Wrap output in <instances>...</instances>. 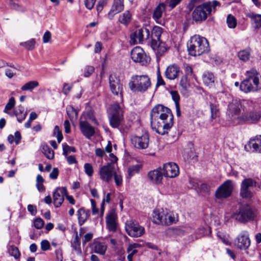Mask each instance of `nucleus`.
Wrapping results in <instances>:
<instances>
[{"label":"nucleus","instance_id":"obj_1","mask_svg":"<svg viewBox=\"0 0 261 261\" xmlns=\"http://www.w3.org/2000/svg\"><path fill=\"white\" fill-rule=\"evenodd\" d=\"M173 118L170 109L158 105L152 108L150 113L151 127L160 135L167 134L173 125Z\"/></svg>","mask_w":261,"mask_h":261},{"label":"nucleus","instance_id":"obj_2","mask_svg":"<svg viewBox=\"0 0 261 261\" xmlns=\"http://www.w3.org/2000/svg\"><path fill=\"white\" fill-rule=\"evenodd\" d=\"M202 0H191L188 5L189 10H192L195 7L192 13V18L196 21H201L205 20L208 15L217 6H220V3L216 1L207 2L201 4Z\"/></svg>","mask_w":261,"mask_h":261},{"label":"nucleus","instance_id":"obj_3","mask_svg":"<svg viewBox=\"0 0 261 261\" xmlns=\"http://www.w3.org/2000/svg\"><path fill=\"white\" fill-rule=\"evenodd\" d=\"M187 47L189 54L193 56L201 55L210 50L207 40L199 35H194L191 38L187 44Z\"/></svg>","mask_w":261,"mask_h":261},{"label":"nucleus","instance_id":"obj_4","mask_svg":"<svg viewBox=\"0 0 261 261\" xmlns=\"http://www.w3.org/2000/svg\"><path fill=\"white\" fill-rule=\"evenodd\" d=\"M246 78L241 82L240 89L245 93L256 91L261 89L259 74L254 68L247 71Z\"/></svg>","mask_w":261,"mask_h":261},{"label":"nucleus","instance_id":"obj_5","mask_svg":"<svg viewBox=\"0 0 261 261\" xmlns=\"http://www.w3.org/2000/svg\"><path fill=\"white\" fill-rule=\"evenodd\" d=\"M256 210L249 204L241 205L232 215V218L240 223L245 224L253 221L256 216Z\"/></svg>","mask_w":261,"mask_h":261},{"label":"nucleus","instance_id":"obj_6","mask_svg":"<svg viewBox=\"0 0 261 261\" xmlns=\"http://www.w3.org/2000/svg\"><path fill=\"white\" fill-rule=\"evenodd\" d=\"M151 85L150 80L146 75H134L128 83L129 88L134 92L144 93L150 88Z\"/></svg>","mask_w":261,"mask_h":261},{"label":"nucleus","instance_id":"obj_7","mask_svg":"<svg viewBox=\"0 0 261 261\" xmlns=\"http://www.w3.org/2000/svg\"><path fill=\"white\" fill-rule=\"evenodd\" d=\"M153 222L158 224L170 225L175 222V218L167 209H155L152 214Z\"/></svg>","mask_w":261,"mask_h":261},{"label":"nucleus","instance_id":"obj_8","mask_svg":"<svg viewBox=\"0 0 261 261\" xmlns=\"http://www.w3.org/2000/svg\"><path fill=\"white\" fill-rule=\"evenodd\" d=\"M257 186V182L252 178H244L240 187V195L244 199L250 200L252 199L254 194V189Z\"/></svg>","mask_w":261,"mask_h":261},{"label":"nucleus","instance_id":"obj_9","mask_svg":"<svg viewBox=\"0 0 261 261\" xmlns=\"http://www.w3.org/2000/svg\"><path fill=\"white\" fill-rule=\"evenodd\" d=\"M108 114L111 126L118 128L123 120V111L120 105L117 103L112 105L108 110Z\"/></svg>","mask_w":261,"mask_h":261},{"label":"nucleus","instance_id":"obj_10","mask_svg":"<svg viewBox=\"0 0 261 261\" xmlns=\"http://www.w3.org/2000/svg\"><path fill=\"white\" fill-rule=\"evenodd\" d=\"M150 30L146 27L138 28L131 34L130 42L132 44L142 43L145 40L149 39Z\"/></svg>","mask_w":261,"mask_h":261},{"label":"nucleus","instance_id":"obj_11","mask_svg":"<svg viewBox=\"0 0 261 261\" xmlns=\"http://www.w3.org/2000/svg\"><path fill=\"white\" fill-rule=\"evenodd\" d=\"M241 106V102L237 99H233L228 104L227 115L232 121H234L236 119H238L239 122L241 121V117H239Z\"/></svg>","mask_w":261,"mask_h":261},{"label":"nucleus","instance_id":"obj_12","mask_svg":"<svg viewBox=\"0 0 261 261\" xmlns=\"http://www.w3.org/2000/svg\"><path fill=\"white\" fill-rule=\"evenodd\" d=\"M109 86L112 93L116 95H120L122 101L123 84L119 77L114 74L109 76Z\"/></svg>","mask_w":261,"mask_h":261},{"label":"nucleus","instance_id":"obj_13","mask_svg":"<svg viewBox=\"0 0 261 261\" xmlns=\"http://www.w3.org/2000/svg\"><path fill=\"white\" fill-rule=\"evenodd\" d=\"M115 171L114 165L108 163L99 168L98 173L101 180L109 182L112 179Z\"/></svg>","mask_w":261,"mask_h":261},{"label":"nucleus","instance_id":"obj_14","mask_svg":"<svg viewBox=\"0 0 261 261\" xmlns=\"http://www.w3.org/2000/svg\"><path fill=\"white\" fill-rule=\"evenodd\" d=\"M232 190V182L231 180H227L217 189L215 196L218 199L225 198L231 194Z\"/></svg>","mask_w":261,"mask_h":261},{"label":"nucleus","instance_id":"obj_15","mask_svg":"<svg viewBox=\"0 0 261 261\" xmlns=\"http://www.w3.org/2000/svg\"><path fill=\"white\" fill-rule=\"evenodd\" d=\"M234 244L240 249L246 250L250 245V240L247 231H242L234 240Z\"/></svg>","mask_w":261,"mask_h":261},{"label":"nucleus","instance_id":"obj_16","mask_svg":"<svg viewBox=\"0 0 261 261\" xmlns=\"http://www.w3.org/2000/svg\"><path fill=\"white\" fill-rule=\"evenodd\" d=\"M125 230L127 234L133 237H139L144 232L143 227L132 221H127L126 223Z\"/></svg>","mask_w":261,"mask_h":261},{"label":"nucleus","instance_id":"obj_17","mask_svg":"<svg viewBox=\"0 0 261 261\" xmlns=\"http://www.w3.org/2000/svg\"><path fill=\"white\" fill-rule=\"evenodd\" d=\"M131 58L135 62L141 63L143 65L147 63L146 56L143 49L140 46H136L132 49Z\"/></svg>","mask_w":261,"mask_h":261},{"label":"nucleus","instance_id":"obj_18","mask_svg":"<svg viewBox=\"0 0 261 261\" xmlns=\"http://www.w3.org/2000/svg\"><path fill=\"white\" fill-rule=\"evenodd\" d=\"M162 170L165 177L170 178H174L177 176L179 173L177 165L174 163L165 164L163 168H162Z\"/></svg>","mask_w":261,"mask_h":261},{"label":"nucleus","instance_id":"obj_19","mask_svg":"<svg viewBox=\"0 0 261 261\" xmlns=\"http://www.w3.org/2000/svg\"><path fill=\"white\" fill-rule=\"evenodd\" d=\"M132 143L134 146L138 149H145L147 148L149 143V136L145 134L141 136H134L131 139Z\"/></svg>","mask_w":261,"mask_h":261},{"label":"nucleus","instance_id":"obj_20","mask_svg":"<svg viewBox=\"0 0 261 261\" xmlns=\"http://www.w3.org/2000/svg\"><path fill=\"white\" fill-rule=\"evenodd\" d=\"M67 194V190L64 187L57 188L53 193L54 204L56 207H60L64 200Z\"/></svg>","mask_w":261,"mask_h":261},{"label":"nucleus","instance_id":"obj_21","mask_svg":"<svg viewBox=\"0 0 261 261\" xmlns=\"http://www.w3.org/2000/svg\"><path fill=\"white\" fill-rule=\"evenodd\" d=\"M123 0H114L111 8L108 13V18L110 20H112L115 15L123 11Z\"/></svg>","mask_w":261,"mask_h":261},{"label":"nucleus","instance_id":"obj_22","mask_svg":"<svg viewBox=\"0 0 261 261\" xmlns=\"http://www.w3.org/2000/svg\"><path fill=\"white\" fill-rule=\"evenodd\" d=\"M80 128L82 134L87 139H90L95 134V129L86 121L80 122Z\"/></svg>","mask_w":261,"mask_h":261},{"label":"nucleus","instance_id":"obj_23","mask_svg":"<svg viewBox=\"0 0 261 261\" xmlns=\"http://www.w3.org/2000/svg\"><path fill=\"white\" fill-rule=\"evenodd\" d=\"M117 215L114 211L110 212L106 217V224L110 231L115 232L117 229Z\"/></svg>","mask_w":261,"mask_h":261},{"label":"nucleus","instance_id":"obj_24","mask_svg":"<svg viewBox=\"0 0 261 261\" xmlns=\"http://www.w3.org/2000/svg\"><path fill=\"white\" fill-rule=\"evenodd\" d=\"M260 118L261 113L259 111H253L243 114L240 117V120L253 123L258 121Z\"/></svg>","mask_w":261,"mask_h":261},{"label":"nucleus","instance_id":"obj_25","mask_svg":"<svg viewBox=\"0 0 261 261\" xmlns=\"http://www.w3.org/2000/svg\"><path fill=\"white\" fill-rule=\"evenodd\" d=\"M179 73V67L176 64H172L167 67L165 72V75L167 79L173 80L178 76Z\"/></svg>","mask_w":261,"mask_h":261},{"label":"nucleus","instance_id":"obj_26","mask_svg":"<svg viewBox=\"0 0 261 261\" xmlns=\"http://www.w3.org/2000/svg\"><path fill=\"white\" fill-rule=\"evenodd\" d=\"M164 175L161 168L150 171L148 174L149 179L154 184H161Z\"/></svg>","mask_w":261,"mask_h":261},{"label":"nucleus","instance_id":"obj_27","mask_svg":"<svg viewBox=\"0 0 261 261\" xmlns=\"http://www.w3.org/2000/svg\"><path fill=\"white\" fill-rule=\"evenodd\" d=\"M208 102L211 111L210 118L212 120L219 117L220 114L219 109V103L215 98H211Z\"/></svg>","mask_w":261,"mask_h":261},{"label":"nucleus","instance_id":"obj_28","mask_svg":"<svg viewBox=\"0 0 261 261\" xmlns=\"http://www.w3.org/2000/svg\"><path fill=\"white\" fill-rule=\"evenodd\" d=\"M162 33V29L160 27H154L152 30L151 35V46L156 47L158 41H160Z\"/></svg>","mask_w":261,"mask_h":261},{"label":"nucleus","instance_id":"obj_29","mask_svg":"<svg viewBox=\"0 0 261 261\" xmlns=\"http://www.w3.org/2000/svg\"><path fill=\"white\" fill-rule=\"evenodd\" d=\"M165 9L166 5L164 3H160L154 9L152 17L156 22H159L160 21Z\"/></svg>","mask_w":261,"mask_h":261},{"label":"nucleus","instance_id":"obj_30","mask_svg":"<svg viewBox=\"0 0 261 261\" xmlns=\"http://www.w3.org/2000/svg\"><path fill=\"white\" fill-rule=\"evenodd\" d=\"M77 215L79 224L80 226L83 225L90 217V213L88 210L84 208H81L77 211Z\"/></svg>","mask_w":261,"mask_h":261},{"label":"nucleus","instance_id":"obj_31","mask_svg":"<svg viewBox=\"0 0 261 261\" xmlns=\"http://www.w3.org/2000/svg\"><path fill=\"white\" fill-rule=\"evenodd\" d=\"M248 146L252 148L253 151L261 153V135L250 139Z\"/></svg>","mask_w":261,"mask_h":261},{"label":"nucleus","instance_id":"obj_32","mask_svg":"<svg viewBox=\"0 0 261 261\" xmlns=\"http://www.w3.org/2000/svg\"><path fill=\"white\" fill-rule=\"evenodd\" d=\"M14 115L17 117V121L21 122L24 120L27 115V112L24 111V108L22 106H19L18 108L14 111ZM13 116V114H11Z\"/></svg>","mask_w":261,"mask_h":261},{"label":"nucleus","instance_id":"obj_33","mask_svg":"<svg viewBox=\"0 0 261 261\" xmlns=\"http://www.w3.org/2000/svg\"><path fill=\"white\" fill-rule=\"evenodd\" d=\"M132 18V14L130 13L129 11H126L119 15L118 21L120 23L126 26L130 23Z\"/></svg>","mask_w":261,"mask_h":261},{"label":"nucleus","instance_id":"obj_34","mask_svg":"<svg viewBox=\"0 0 261 261\" xmlns=\"http://www.w3.org/2000/svg\"><path fill=\"white\" fill-rule=\"evenodd\" d=\"M107 246L103 243L95 242L93 243V250L94 252L96 253L104 255L107 250Z\"/></svg>","mask_w":261,"mask_h":261},{"label":"nucleus","instance_id":"obj_35","mask_svg":"<svg viewBox=\"0 0 261 261\" xmlns=\"http://www.w3.org/2000/svg\"><path fill=\"white\" fill-rule=\"evenodd\" d=\"M202 80L205 85L211 86L214 83V75L212 72H205L202 75Z\"/></svg>","mask_w":261,"mask_h":261},{"label":"nucleus","instance_id":"obj_36","mask_svg":"<svg viewBox=\"0 0 261 261\" xmlns=\"http://www.w3.org/2000/svg\"><path fill=\"white\" fill-rule=\"evenodd\" d=\"M248 16L252 19L255 28H261V15L251 13L248 15Z\"/></svg>","mask_w":261,"mask_h":261},{"label":"nucleus","instance_id":"obj_37","mask_svg":"<svg viewBox=\"0 0 261 261\" xmlns=\"http://www.w3.org/2000/svg\"><path fill=\"white\" fill-rule=\"evenodd\" d=\"M39 83L36 81H30L26 83L21 88L22 91H32L36 87H38Z\"/></svg>","mask_w":261,"mask_h":261},{"label":"nucleus","instance_id":"obj_38","mask_svg":"<svg viewBox=\"0 0 261 261\" xmlns=\"http://www.w3.org/2000/svg\"><path fill=\"white\" fill-rule=\"evenodd\" d=\"M42 152L48 159H53L54 157V151L47 145L42 146Z\"/></svg>","mask_w":261,"mask_h":261},{"label":"nucleus","instance_id":"obj_39","mask_svg":"<svg viewBox=\"0 0 261 261\" xmlns=\"http://www.w3.org/2000/svg\"><path fill=\"white\" fill-rule=\"evenodd\" d=\"M156 45V47L155 48L153 46H151V47L154 50H156L159 55H162L163 53L166 51L167 48L165 46V43L160 41H158Z\"/></svg>","mask_w":261,"mask_h":261},{"label":"nucleus","instance_id":"obj_40","mask_svg":"<svg viewBox=\"0 0 261 261\" xmlns=\"http://www.w3.org/2000/svg\"><path fill=\"white\" fill-rule=\"evenodd\" d=\"M140 169L141 166L138 164L129 167L127 170L129 178H130L136 173H138Z\"/></svg>","mask_w":261,"mask_h":261},{"label":"nucleus","instance_id":"obj_41","mask_svg":"<svg viewBox=\"0 0 261 261\" xmlns=\"http://www.w3.org/2000/svg\"><path fill=\"white\" fill-rule=\"evenodd\" d=\"M35 40L34 39H31L27 41L21 42L20 45L24 46L28 50H32L35 48Z\"/></svg>","mask_w":261,"mask_h":261},{"label":"nucleus","instance_id":"obj_42","mask_svg":"<svg viewBox=\"0 0 261 261\" xmlns=\"http://www.w3.org/2000/svg\"><path fill=\"white\" fill-rule=\"evenodd\" d=\"M66 110L67 114L70 120L72 121L74 118H76L77 117L78 113L72 107L69 106L67 107Z\"/></svg>","mask_w":261,"mask_h":261},{"label":"nucleus","instance_id":"obj_43","mask_svg":"<svg viewBox=\"0 0 261 261\" xmlns=\"http://www.w3.org/2000/svg\"><path fill=\"white\" fill-rule=\"evenodd\" d=\"M238 55L241 60L246 61L249 60L250 53L248 50L245 49L239 51Z\"/></svg>","mask_w":261,"mask_h":261},{"label":"nucleus","instance_id":"obj_44","mask_svg":"<svg viewBox=\"0 0 261 261\" xmlns=\"http://www.w3.org/2000/svg\"><path fill=\"white\" fill-rule=\"evenodd\" d=\"M226 22L229 28H235L237 26V20L235 17L231 14L228 15Z\"/></svg>","mask_w":261,"mask_h":261},{"label":"nucleus","instance_id":"obj_45","mask_svg":"<svg viewBox=\"0 0 261 261\" xmlns=\"http://www.w3.org/2000/svg\"><path fill=\"white\" fill-rule=\"evenodd\" d=\"M15 100L13 97H11L8 103L6 104L4 112L7 114H9L8 111L11 110L15 106Z\"/></svg>","mask_w":261,"mask_h":261},{"label":"nucleus","instance_id":"obj_46","mask_svg":"<svg viewBox=\"0 0 261 261\" xmlns=\"http://www.w3.org/2000/svg\"><path fill=\"white\" fill-rule=\"evenodd\" d=\"M53 135L54 136H56L57 138V140L58 143H60L62 140L63 139V135L62 133L61 130L60 129L59 127L57 125H56L54 127Z\"/></svg>","mask_w":261,"mask_h":261},{"label":"nucleus","instance_id":"obj_47","mask_svg":"<svg viewBox=\"0 0 261 261\" xmlns=\"http://www.w3.org/2000/svg\"><path fill=\"white\" fill-rule=\"evenodd\" d=\"M84 168L85 173L88 176H92L93 174L94 170L92 165L90 163H85L84 165Z\"/></svg>","mask_w":261,"mask_h":261},{"label":"nucleus","instance_id":"obj_48","mask_svg":"<svg viewBox=\"0 0 261 261\" xmlns=\"http://www.w3.org/2000/svg\"><path fill=\"white\" fill-rule=\"evenodd\" d=\"M184 71L185 73V76L188 77L189 78H192L194 77V75L193 73V69L190 66L187 64L185 65Z\"/></svg>","mask_w":261,"mask_h":261},{"label":"nucleus","instance_id":"obj_49","mask_svg":"<svg viewBox=\"0 0 261 261\" xmlns=\"http://www.w3.org/2000/svg\"><path fill=\"white\" fill-rule=\"evenodd\" d=\"M113 177H114L115 182L116 185L117 187L121 186L122 184V175L117 172L116 171H115V174H114Z\"/></svg>","mask_w":261,"mask_h":261},{"label":"nucleus","instance_id":"obj_50","mask_svg":"<svg viewBox=\"0 0 261 261\" xmlns=\"http://www.w3.org/2000/svg\"><path fill=\"white\" fill-rule=\"evenodd\" d=\"M62 146H63V154L64 155H67V154L71 151L74 152L76 151V149L74 147L69 146V145H68L66 144H63Z\"/></svg>","mask_w":261,"mask_h":261},{"label":"nucleus","instance_id":"obj_51","mask_svg":"<svg viewBox=\"0 0 261 261\" xmlns=\"http://www.w3.org/2000/svg\"><path fill=\"white\" fill-rule=\"evenodd\" d=\"M81 240L77 234H76L72 246L75 250H80Z\"/></svg>","mask_w":261,"mask_h":261},{"label":"nucleus","instance_id":"obj_52","mask_svg":"<svg viewBox=\"0 0 261 261\" xmlns=\"http://www.w3.org/2000/svg\"><path fill=\"white\" fill-rule=\"evenodd\" d=\"M94 71V67L92 66H87L84 68V76L85 77H89L90 75H91Z\"/></svg>","mask_w":261,"mask_h":261},{"label":"nucleus","instance_id":"obj_53","mask_svg":"<svg viewBox=\"0 0 261 261\" xmlns=\"http://www.w3.org/2000/svg\"><path fill=\"white\" fill-rule=\"evenodd\" d=\"M44 225V221L41 218H36L34 221V226L37 229H41Z\"/></svg>","mask_w":261,"mask_h":261},{"label":"nucleus","instance_id":"obj_54","mask_svg":"<svg viewBox=\"0 0 261 261\" xmlns=\"http://www.w3.org/2000/svg\"><path fill=\"white\" fill-rule=\"evenodd\" d=\"M9 252L10 254L12 256H13L15 258H18L20 256L19 251L16 247L12 246Z\"/></svg>","mask_w":261,"mask_h":261},{"label":"nucleus","instance_id":"obj_55","mask_svg":"<svg viewBox=\"0 0 261 261\" xmlns=\"http://www.w3.org/2000/svg\"><path fill=\"white\" fill-rule=\"evenodd\" d=\"M198 188L200 192L204 193H208L210 189V186L206 184L203 183L198 186Z\"/></svg>","mask_w":261,"mask_h":261},{"label":"nucleus","instance_id":"obj_56","mask_svg":"<svg viewBox=\"0 0 261 261\" xmlns=\"http://www.w3.org/2000/svg\"><path fill=\"white\" fill-rule=\"evenodd\" d=\"M51 37V33L48 31H46L43 36V42L44 43L50 42Z\"/></svg>","mask_w":261,"mask_h":261},{"label":"nucleus","instance_id":"obj_57","mask_svg":"<svg viewBox=\"0 0 261 261\" xmlns=\"http://www.w3.org/2000/svg\"><path fill=\"white\" fill-rule=\"evenodd\" d=\"M170 93L172 96L173 100L175 102V105L179 104L180 97L178 92L176 91H171L170 92Z\"/></svg>","mask_w":261,"mask_h":261},{"label":"nucleus","instance_id":"obj_58","mask_svg":"<svg viewBox=\"0 0 261 261\" xmlns=\"http://www.w3.org/2000/svg\"><path fill=\"white\" fill-rule=\"evenodd\" d=\"M41 248L43 251H47L50 248V243L46 240H42L41 242Z\"/></svg>","mask_w":261,"mask_h":261},{"label":"nucleus","instance_id":"obj_59","mask_svg":"<svg viewBox=\"0 0 261 261\" xmlns=\"http://www.w3.org/2000/svg\"><path fill=\"white\" fill-rule=\"evenodd\" d=\"M93 236V234L91 232L86 233L83 238V245H85L87 242H89L92 239Z\"/></svg>","mask_w":261,"mask_h":261},{"label":"nucleus","instance_id":"obj_60","mask_svg":"<svg viewBox=\"0 0 261 261\" xmlns=\"http://www.w3.org/2000/svg\"><path fill=\"white\" fill-rule=\"evenodd\" d=\"M108 3V0H99L96 5L97 11H101L103 7L106 6Z\"/></svg>","mask_w":261,"mask_h":261},{"label":"nucleus","instance_id":"obj_61","mask_svg":"<svg viewBox=\"0 0 261 261\" xmlns=\"http://www.w3.org/2000/svg\"><path fill=\"white\" fill-rule=\"evenodd\" d=\"M96 2V0H84L85 7L89 10H91Z\"/></svg>","mask_w":261,"mask_h":261},{"label":"nucleus","instance_id":"obj_62","mask_svg":"<svg viewBox=\"0 0 261 261\" xmlns=\"http://www.w3.org/2000/svg\"><path fill=\"white\" fill-rule=\"evenodd\" d=\"M188 78L189 77H188L184 76L181 79L180 85L184 89H186L189 86V83L188 82Z\"/></svg>","mask_w":261,"mask_h":261},{"label":"nucleus","instance_id":"obj_63","mask_svg":"<svg viewBox=\"0 0 261 261\" xmlns=\"http://www.w3.org/2000/svg\"><path fill=\"white\" fill-rule=\"evenodd\" d=\"M58 169L57 168H54L49 174V177L51 179H55L58 177Z\"/></svg>","mask_w":261,"mask_h":261},{"label":"nucleus","instance_id":"obj_64","mask_svg":"<svg viewBox=\"0 0 261 261\" xmlns=\"http://www.w3.org/2000/svg\"><path fill=\"white\" fill-rule=\"evenodd\" d=\"M56 255L57 261H62L63 254L62 250L61 248H59L56 251Z\"/></svg>","mask_w":261,"mask_h":261}]
</instances>
